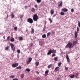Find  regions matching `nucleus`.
Wrapping results in <instances>:
<instances>
[{
    "label": "nucleus",
    "instance_id": "c756f323",
    "mask_svg": "<svg viewBox=\"0 0 80 80\" xmlns=\"http://www.w3.org/2000/svg\"><path fill=\"white\" fill-rule=\"evenodd\" d=\"M14 29L15 31H17V29H18V28L17 27H14Z\"/></svg>",
    "mask_w": 80,
    "mask_h": 80
},
{
    "label": "nucleus",
    "instance_id": "3c124183",
    "mask_svg": "<svg viewBox=\"0 0 80 80\" xmlns=\"http://www.w3.org/2000/svg\"><path fill=\"white\" fill-rule=\"evenodd\" d=\"M37 73H38V74H39V72L38 71H36Z\"/></svg>",
    "mask_w": 80,
    "mask_h": 80
},
{
    "label": "nucleus",
    "instance_id": "8fccbe9b",
    "mask_svg": "<svg viewBox=\"0 0 80 80\" xmlns=\"http://www.w3.org/2000/svg\"><path fill=\"white\" fill-rule=\"evenodd\" d=\"M57 80H60V78H57Z\"/></svg>",
    "mask_w": 80,
    "mask_h": 80
},
{
    "label": "nucleus",
    "instance_id": "f257e3e1",
    "mask_svg": "<svg viewBox=\"0 0 80 80\" xmlns=\"http://www.w3.org/2000/svg\"><path fill=\"white\" fill-rule=\"evenodd\" d=\"M73 45H72V43L70 42V41H69L68 42V43L65 47V48H69V49H71L73 48Z\"/></svg>",
    "mask_w": 80,
    "mask_h": 80
},
{
    "label": "nucleus",
    "instance_id": "a211bd4d",
    "mask_svg": "<svg viewBox=\"0 0 80 80\" xmlns=\"http://www.w3.org/2000/svg\"><path fill=\"white\" fill-rule=\"evenodd\" d=\"M25 71H26L27 72H30V69L28 68H27L25 69Z\"/></svg>",
    "mask_w": 80,
    "mask_h": 80
},
{
    "label": "nucleus",
    "instance_id": "7c9ffc66",
    "mask_svg": "<svg viewBox=\"0 0 80 80\" xmlns=\"http://www.w3.org/2000/svg\"><path fill=\"white\" fill-rule=\"evenodd\" d=\"M10 38V36H8L7 38V40L9 41V39Z\"/></svg>",
    "mask_w": 80,
    "mask_h": 80
},
{
    "label": "nucleus",
    "instance_id": "9d476101",
    "mask_svg": "<svg viewBox=\"0 0 80 80\" xmlns=\"http://www.w3.org/2000/svg\"><path fill=\"white\" fill-rule=\"evenodd\" d=\"M61 10L63 12H68V9L65 8L62 9Z\"/></svg>",
    "mask_w": 80,
    "mask_h": 80
},
{
    "label": "nucleus",
    "instance_id": "0eeeda50",
    "mask_svg": "<svg viewBox=\"0 0 80 80\" xmlns=\"http://www.w3.org/2000/svg\"><path fill=\"white\" fill-rule=\"evenodd\" d=\"M10 45L11 47L12 50L13 51H15V46L12 43H11Z\"/></svg>",
    "mask_w": 80,
    "mask_h": 80
},
{
    "label": "nucleus",
    "instance_id": "6e6552de",
    "mask_svg": "<svg viewBox=\"0 0 80 80\" xmlns=\"http://www.w3.org/2000/svg\"><path fill=\"white\" fill-rule=\"evenodd\" d=\"M18 66V63H15L12 65V67H14V68H15V67H17Z\"/></svg>",
    "mask_w": 80,
    "mask_h": 80
},
{
    "label": "nucleus",
    "instance_id": "423d86ee",
    "mask_svg": "<svg viewBox=\"0 0 80 80\" xmlns=\"http://www.w3.org/2000/svg\"><path fill=\"white\" fill-rule=\"evenodd\" d=\"M77 43H78V40H76V41H74L73 42L72 44V46L73 47H74V46L77 45Z\"/></svg>",
    "mask_w": 80,
    "mask_h": 80
},
{
    "label": "nucleus",
    "instance_id": "49530a36",
    "mask_svg": "<svg viewBox=\"0 0 80 80\" xmlns=\"http://www.w3.org/2000/svg\"><path fill=\"white\" fill-rule=\"evenodd\" d=\"M30 62L29 61H28L27 62V64H29V63H30Z\"/></svg>",
    "mask_w": 80,
    "mask_h": 80
},
{
    "label": "nucleus",
    "instance_id": "37998d69",
    "mask_svg": "<svg viewBox=\"0 0 80 80\" xmlns=\"http://www.w3.org/2000/svg\"><path fill=\"white\" fill-rule=\"evenodd\" d=\"M74 11V10H73V9H71V12H72V13H73V12Z\"/></svg>",
    "mask_w": 80,
    "mask_h": 80
},
{
    "label": "nucleus",
    "instance_id": "de8ad7c7",
    "mask_svg": "<svg viewBox=\"0 0 80 80\" xmlns=\"http://www.w3.org/2000/svg\"><path fill=\"white\" fill-rule=\"evenodd\" d=\"M30 45L31 47H32V46H33V43H31L30 44Z\"/></svg>",
    "mask_w": 80,
    "mask_h": 80
},
{
    "label": "nucleus",
    "instance_id": "79ce46f5",
    "mask_svg": "<svg viewBox=\"0 0 80 80\" xmlns=\"http://www.w3.org/2000/svg\"><path fill=\"white\" fill-rule=\"evenodd\" d=\"M55 56H56V55L55 54H53L52 55V57H55Z\"/></svg>",
    "mask_w": 80,
    "mask_h": 80
},
{
    "label": "nucleus",
    "instance_id": "864d4df0",
    "mask_svg": "<svg viewBox=\"0 0 80 80\" xmlns=\"http://www.w3.org/2000/svg\"><path fill=\"white\" fill-rule=\"evenodd\" d=\"M7 18H8V14L7 15Z\"/></svg>",
    "mask_w": 80,
    "mask_h": 80
},
{
    "label": "nucleus",
    "instance_id": "473e14b6",
    "mask_svg": "<svg viewBox=\"0 0 80 80\" xmlns=\"http://www.w3.org/2000/svg\"><path fill=\"white\" fill-rule=\"evenodd\" d=\"M58 59V58L57 57H56L54 58V60H55V61H57Z\"/></svg>",
    "mask_w": 80,
    "mask_h": 80
},
{
    "label": "nucleus",
    "instance_id": "72a5a7b5",
    "mask_svg": "<svg viewBox=\"0 0 80 80\" xmlns=\"http://www.w3.org/2000/svg\"><path fill=\"white\" fill-rule=\"evenodd\" d=\"M32 58H28V61L31 62V61H32Z\"/></svg>",
    "mask_w": 80,
    "mask_h": 80
},
{
    "label": "nucleus",
    "instance_id": "2f4dec72",
    "mask_svg": "<svg viewBox=\"0 0 80 80\" xmlns=\"http://www.w3.org/2000/svg\"><path fill=\"white\" fill-rule=\"evenodd\" d=\"M21 78H23V77H24V74H21Z\"/></svg>",
    "mask_w": 80,
    "mask_h": 80
},
{
    "label": "nucleus",
    "instance_id": "f704fd0d",
    "mask_svg": "<svg viewBox=\"0 0 80 80\" xmlns=\"http://www.w3.org/2000/svg\"><path fill=\"white\" fill-rule=\"evenodd\" d=\"M34 29L32 28V31L31 32V33H34Z\"/></svg>",
    "mask_w": 80,
    "mask_h": 80
},
{
    "label": "nucleus",
    "instance_id": "ddd939ff",
    "mask_svg": "<svg viewBox=\"0 0 80 80\" xmlns=\"http://www.w3.org/2000/svg\"><path fill=\"white\" fill-rule=\"evenodd\" d=\"M50 13H51V15H53V13H54V9H52L51 10Z\"/></svg>",
    "mask_w": 80,
    "mask_h": 80
},
{
    "label": "nucleus",
    "instance_id": "f8f14e48",
    "mask_svg": "<svg viewBox=\"0 0 80 80\" xmlns=\"http://www.w3.org/2000/svg\"><path fill=\"white\" fill-rule=\"evenodd\" d=\"M49 72V71L48 70H46L45 72V76H47V75H48V73Z\"/></svg>",
    "mask_w": 80,
    "mask_h": 80
},
{
    "label": "nucleus",
    "instance_id": "aec40b11",
    "mask_svg": "<svg viewBox=\"0 0 80 80\" xmlns=\"http://www.w3.org/2000/svg\"><path fill=\"white\" fill-rule=\"evenodd\" d=\"M18 39L19 40H23V37H19L18 38Z\"/></svg>",
    "mask_w": 80,
    "mask_h": 80
},
{
    "label": "nucleus",
    "instance_id": "c03bdc74",
    "mask_svg": "<svg viewBox=\"0 0 80 80\" xmlns=\"http://www.w3.org/2000/svg\"><path fill=\"white\" fill-rule=\"evenodd\" d=\"M65 69L66 70H68V67H65Z\"/></svg>",
    "mask_w": 80,
    "mask_h": 80
},
{
    "label": "nucleus",
    "instance_id": "a19ab883",
    "mask_svg": "<svg viewBox=\"0 0 80 80\" xmlns=\"http://www.w3.org/2000/svg\"><path fill=\"white\" fill-rule=\"evenodd\" d=\"M27 8H28V6H25V9L27 10Z\"/></svg>",
    "mask_w": 80,
    "mask_h": 80
},
{
    "label": "nucleus",
    "instance_id": "ea45409f",
    "mask_svg": "<svg viewBox=\"0 0 80 80\" xmlns=\"http://www.w3.org/2000/svg\"><path fill=\"white\" fill-rule=\"evenodd\" d=\"M78 26L80 28V21H78Z\"/></svg>",
    "mask_w": 80,
    "mask_h": 80
},
{
    "label": "nucleus",
    "instance_id": "dca6fc26",
    "mask_svg": "<svg viewBox=\"0 0 80 80\" xmlns=\"http://www.w3.org/2000/svg\"><path fill=\"white\" fill-rule=\"evenodd\" d=\"M62 5H63V3L62 2H61L58 5V7H62Z\"/></svg>",
    "mask_w": 80,
    "mask_h": 80
},
{
    "label": "nucleus",
    "instance_id": "7ed1b4c3",
    "mask_svg": "<svg viewBox=\"0 0 80 80\" xmlns=\"http://www.w3.org/2000/svg\"><path fill=\"white\" fill-rule=\"evenodd\" d=\"M38 16L36 14L34 15L33 16V20L34 21H35V22H37L38 20Z\"/></svg>",
    "mask_w": 80,
    "mask_h": 80
},
{
    "label": "nucleus",
    "instance_id": "09e8293b",
    "mask_svg": "<svg viewBox=\"0 0 80 80\" xmlns=\"http://www.w3.org/2000/svg\"><path fill=\"white\" fill-rule=\"evenodd\" d=\"M76 76H78V73H76Z\"/></svg>",
    "mask_w": 80,
    "mask_h": 80
},
{
    "label": "nucleus",
    "instance_id": "c85d7f7f",
    "mask_svg": "<svg viewBox=\"0 0 80 80\" xmlns=\"http://www.w3.org/2000/svg\"><path fill=\"white\" fill-rule=\"evenodd\" d=\"M48 20L50 22V23H52V19H51V18H49Z\"/></svg>",
    "mask_w": 80,
    "mask_h": 80
},
{
    "label": "nucleus",
    "instance_id": "c9c22d12",
    "mask_svg": "<svg viewBox=\"0 0 80 80\" xmlns=\"http://www.w3.org/2000/svg\"><path fill=\"white\" fill-rule=\"evenodd\" d=\"M45 28H46V27H44L42 31L43 32H45Z\"/></svg>",
    "mask_w": 80,
    "mask_h": 80
},
{
    "label": "nucleus",
    "instance_id": "f03ea898",
    "mask_svg": "<svg viewBox=\"0 0 80 80\" xmlns=\"http://www.w3.org/2000/svg\"><path fill=\"white\" fill-rule=\"evenodd\" d=\"M57 52V51L55 50H50L48 51V52L47 55H51V53H55Z\"/></svg>",
    "mask_w": 80,
    "mask_h": 80
},
{
    "label": "nucleus",
    "instance_id": "1a4fd4ad",
    "mask_svg": "<svg viewBox=\"0 0 80 80\" xmlns=\"http://www.w3.org/2000/svg\"><path fill=\"white\" fill-rule=\"evenodd\" d=\"M66 59L67 60L68 62H70V58H69V57H68V56L67 54H66Z\"/></svg>",
    "mask_w": 80,
    "mask_h": 80
},
{
    "label": "nucleus",
    "instance_id": "412c9836",
    "mask_svg": "<svg viewBox=\"0 0 80 80\" xmlns=\"http://www.w3.org/2000/svg\"><path fill=\"white\" fill-rule=\"evenodd\" d=\"M9 48V46H7L5 48V50H8V49Z\"/></svg>",
    "mask_w": 80,
    "mask_h": 80
},
{
    "label": "nucleus",
    "instance_id": "e433bc0d",
    "mask_svg": "<svg viewBox=\"0 0 80 80\" xmlns=\"http://www.w3.org/2000/svg\"><path fill=\"white\" fill-rule=\"evenodd\" d=\"M64 13L63 12H61L60 13V15H64Z\"/></svg>",
    "mask_w": 80,
    "mask_h": 80
},
{
    "label": "nucleus",
    "instance_id": "603ef678",
    "mask_svg": "<svg viewBox=\"0 0 80 80\" xmlns=\"http://www.w3.org/2000/svg\"><path fill=\"white\" fill-rule=\"evenodd\" d=\"M55 16H56V15H53V17H55Z\"/></svg>",
    "mask_w": 80,
    "mask_h": 80
},
{
    "label": "nucleus",
    "instance_id": "5701e85b",
    "mask_svg": "<svg viewBox=\"0 0 80 80\" xmlns=\"http://www.w3.org/2000/svg\"><path fill=\"white\" fill-rule=\"evenodd\" d=\"M36 66H38L39 65V62H36L35 63Z\"/></svg>",
    "mask_w": 80,
    "mask_h": 80
},
{
    "label": "nucleus",
    "instance_id": "2eb2a0df",
    "mask_svg": "<svg viewBox=\"0 0 80 80\" xmlns=\"http://www.w3.org/2000/svg\"><path fill=\"white\" fill-rule=\"evenodd\" d=\"M31 11L32 12H33V13H35V9L34 8H32L31 9Z\"/></svg>",
    "mask_w": 80,
    "mask_h": 80
},
{
    "label": "nucleus",
    "instance_id": "4be33fe9",
    "mask_svg": "<svg viewBox=\"0 0 80 80\" xmlns=\"http://www.w3.org/2000/svg\"><path fill=\"white\" fill-rule=\"evenodd\" d=\"M46 34H45L43 35L42 36V38H46Z\"/></svg>",
    "mask_w": 80,
    "mask_h": 80
},
{
    "label": "nucleus",
    "instance_id": "9b49d317",
    "mask_svg": "<svg viewBox=\"0 0 80 80\" xmlns=\"http://www.w3.org/2000/svg\"><path fill=\"white\" fill-rule=\"evenodd\" d=\"M59 70H60V68H59L58 67H56L55 69V70L57 72L59 71Z\"/></svg>",
    "mask_w": 80,
    "mask_h": 80
},
{
    "label": "nucleus",
    "instance_id": "a18cd8bd",
    "mask_svg": "<svg viewBox=\"0 0 80 80\" xmlns=\"http://www.w3.org/2000/svg\"><path fill=\"white\" fill-rule=\"evenodd\" d=\"M34 7H35V8H38V6L37 5H36L34 6Z\"/></svg>",
    "mask_w": 80,
    "mask_h": 80
},
{
    "label": "nucleus",
    "instance_id": "b1692460",
    "mask_svg": "<svg viewBox=\"0 0 80 80\" xmlns=\"http://www.w3.org/2000/svg\"><path fill=\"white\" fill-rule=\"evenodd\" d=\"M70 78H74V77H75V75H71L70 76Z\"/></svg>",
    "mask_w": 80,
    "mask_h": 80
},
{
    "label": "nucleus",
    "instance_id": "bb28decb",
    "mask_svg": "<svg viewBox=\"0 0 80 80\" xmlns=\"http://www.w3.org/2000/svg\"><path fill=\"white\" fill-rule=\"evenodd\" d=\"M61 65H62V63L59 62V63H58V67H61Z\"/></svg>",
    "mask_w": 80,
    "mask_h": 80
},
{
    "label": "nucleus",
    "instance_id": "20e7f679",
    "mask_svg": "<svg viewBox=\"0 0 80 80\" xmlns=\"http://www.w3.org/2000/svg\"><path fill=\"white\" fill-rule=\"evenodd\" d=\"M77 31H75V38H77L78 36V32L79 31V28H78V27H77Z\"/></svg>",
    "mask_w": 80,
    "mask_h": 80
},
{
    "label": "nucleus",
    "instance_id": "4468645a",
    "mask_svg": "<svg viewBox=\"0 0 80 80\" xmlns=\"http://www.w3.org/2000/svg\"><path fill=\"white\" fill-rule=\"evenodd\" d=\"M11 15V16L12 18H13L15 17V15H14V14H13V13H12Z\"/></svg>",
    "mask_w": 80,
    "mask_h": 80
},
{
    "label": "nucleus",
    "instance_id": "6ab92c4d",
    "mask_svg": "<svg viewBox=\"0 0 80 80\" xmlns=\"http://www.w3.org/2000/svg\"><path fill=\"white\" fill-rule=\"evenodd\" d=\"M22 68V67L20 66H19V67H17L16 68V69H19V70H21V68Z\"/></svg>",
    "mask_w": 80,
    "mask_h": 80
},
{
    "label": "nucleus",
    "instance_id": "cd10ccee",
    "mask_svg": "<svg viewBox=\"0 0 80 80\" xmlns=\"http://www.w3.org/2000/svg\"><path fill=\"white\" fill-rule=\"evenodd\" d=\"M15 77V76H11L10 77V78H13Z\"/></svg>",
    "mask_w": 80,
    "mask_h": 80
},
{
    "label": "nucleus",
    "instance_id": "a878e982",
    "mask_svg": "<svg viewBox=\"0 0 80 80\" xmlns=\"http://www.w3.org/2000/svg\"><path fill=\"white\" fill-rule=\"evenodd\" d=\"M36 1L37 2V3H40L41 2H42L41 0H36Z\"/></svg>",
    "mask_w": 80,
    "mask_h": 80
},
{
    "label": "nucleus",
    "instance_id": "5fc2aeb1",
    "mask_svg": "<svg viewBox=\"0 0 80 80\" xmlns=\"http://www.w3.org/2000/svg\"><path fill=\"white\" fill-rule=\"evenodd\" d=\"M26 31L27 32V31H28V30H27V29L26 30Z\"/></svg>",
    "mask_w": 80,
    "mask_h": 80
},
{
    "label": "nucleus",
    "instance_id": "393cba45",
    "mask_svg": "<svg viewBox=\"0 0 80 80\" xmlns=\"http://www.w3.org/2000/svg\"><path fill=\"white\" fill-rule=\"evenodd\" d=\"M11 42H13L15 41V39L14 38H12L11 40H10Z\"/></svg>",
    "mask_w": 80,
    "mask_h": 80
},
{
    "label": "nucleus",
    "instance_id": "4c0bfd02",
    "mask_svg": "<svg viewBox=\"0 0 80 80\" xmlns=\"http://www.w3.org/2000/svg\"><path fill=\"white\" fill-rule=\"evenodd\" d=\"M50 34H51V33L50 32H49L47 34V36L48 37V36L49 35H50Z\"/></svg>",
    "mask_w": 80,
    "mask_h": 80
},
{
    "label": "nucleus",
    "instance_id": "39448f33",
    "mask_svg": "<svg viewBox=\"0 0 80 80\" xmlns=\"http://www.w3.org/2000/svg\"><path fill=\"white\" fill-rule=\"evenodd\" d=\"M27 21L29 23H31V24L33 23V19H32L31 18H29L28 19Z\"/></svg>",
    "mask_w": 80,
    "mask_h": 80
},
{
    "label": "nucleus",
    "instance_id": "f3484780",
    "mask_svg": "<svg viewBox=\"0 0 80 80\" xmlns=\"http://www.w3.org/2000/svg\"><path fill=\"white\" fill-rule=\"evenodd\" d=\"M52 64H51L50 65H49L48 66V68H52Z\"/></svg>",
    "mask_w": 80,
    "mask_h": 80
},
{
    "label": "nucleus",
    "instance_id": "58836bf2",
    "mask_svg": "<svg viewBox=\"0 0 80 80\" xmlns=\"http://www.w3.org/2000/svg\"><path fill=\"white\" fill-rule=\"evenodd\" d=\"M17 52L18 53H20V50L19 49H18L17 50Z\"/></svg>",
    "mask_w": 80,
    "mask_h": 80
}]
</instances>
